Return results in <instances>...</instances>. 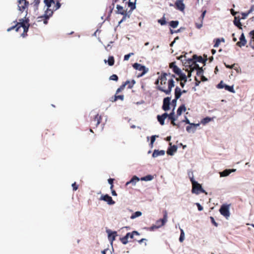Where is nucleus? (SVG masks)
Wrapping results in <instances>:
<instances>
[{
  "label": "nucleus",
  "instance_id": "f257e3e1",
  "mask_svg": "<svg viewBox=\"0 0 254 254\" xmlns=\"http://www.w3.org/2000/svg\"><path fill=\"white\" fill-rule=\"evenodd\" d=\"M175 77V75L174 74L162 73L155 82V84L159 85L157 86V89L167 95H169L171 92L172 88L175 86V82L173 78Z\"/></svg>",
  "mask_w": 254,
  "mask_h": 254
},
{
  "label": "nucleus",
  "instance_id": "f03ea898",
  "mask_svg": "<svg viewBox=\"0 0 254 254\" xmlns=\"http://www.w3.org/2000/svg\"><path fill=\"white\" fill-rule=\"evenodd\" d=\"M19 21L20 22H17L15 25L8 28L7 31L9 32L13 29H15L16 31H18L21 28H22L23 29V32L22 33L21 36L24 37L28 30L29 24H25L23 19H20Z\"/></svg>",
  "mask_w": 254,
  "mask_h": 254
},
{
  "label": "nucleus",
  "instance_id": "7ed1b4c3",
  "mask_svg": "<svg viewBox=\"0 0 254 254\" xmlns=\"http://www.w3.org/2000/svg\"><path fill=\"white\" fill-rule=\"evenodd\" d=\"M117 10V13L123 15L122 19L119 21V25L125 21L127 18L130 17V13H128L127 10H125L124 7L120 5L117 4L116 7Z\"/></svg>",
  "mask_w": 254,
  "mask_h": 254
},
{
  "label": "nucleus",
  "instance_id": "20e7f679",
  "mask_svg": "<svg viewBox=\"0 0 254 254\" xmlns=\"http://www.w3.org/2000/svg\"><path fill=\"white\" fill-rule=\"evenodd\" d=\"M190 181L192 185V188L191 190L192 193L198 194L200 192L204 191V190L202 189L201 186L197 182L194 181L193 178H191Z\"/></svg>",
  "mask_w": 254,
  "mask_h": 254
},
{
  "label": "nucleus",
  "instance_id": "39448f33",
  "mask_svg": "<svg viewBox=\"0 0 254 254\" xmlns=\"http://www.w3.org/2000/svg\"><path fill=\"white\" fill-rule=\"evenodd\" d=\"M61 0H44V2L48 7H50L52 3H53V9L57 10L60 8L61 6L60 3Z\"/></svg>",
  "mask_w": 254,
  "mask_h": 254
},
{
  "label": "nucleus",
  "instance_id": "423d86ee",
  "mask_svg": "<svg viewBox=\"0 0 254 254\" xmlns=\"http://www.w3.org/2000/svg\"><path fill=\"white\" fill-rule=\"evenodd\" d=\"M50 7H47V9L45 11V14L43 16H41L38 17V18H43V21L45 24H47L48 23V20L49 19L50 17L52 15L53 11L56 10L53 9V7L52 9H50Z\"/></svg>",
  "mask_w": 254,
  "mask_h": 254
},
{
  "label": "nucleus",
  "instance_id": "0eeeda50",
  "mask_svg": "<svg viewBox=\"0 0 254 254\" xmlns=\"http://www.w3.org/2000/svg\"><path fill=\"white\" fill-rule=\"evenodd\" d=\"M230 206V204H223L221 205L219 209V211L221 214L227 219L229 217L230 215L229 211Z\"/></svg>",
  "mask_w": 254,
  "mask_h": 254
},
{
  "label": "nucleus",
  "instance_id": "6e6552de",
  "mask_svg": "<svg viewBox=\"0 0 254 254\" xmlns=\"http://www.w3.org/2000/svg\"><path fill=\"white\" fill-rule=\"evenodd\" d=\"M132 66L134 69L142 71L141 73L138 76V77L143 75L148 70V68H146L145 66L138 63H134Z\"/></svg>",
  "mask_w": 254,
  "mask_h": 254
},
{
  "label": "nucleus",
  "instance_id": "1a4fd4ad",
  "mask_svg": "<svg viewBox=\"0 0 254 254\" xmlns=\"http://www.w3.org/2000/svg\"><path fill=\"white\" fill-rule=\"evenodd\" d=\"M28 2L26 0H18V9L21 12H23L28 6Z\"/></svg>",
  "mask_w": 254,
  "mask_h": 254
},
{
  "label": "nucleus",
  "instance_id": "9d476101",
  "mask_svg": "<svg viewBox=\"0 0 254 254\" xmlns=\"http://www.w3.org/2000/svg\"><path fill=\"white\" fill-rule=\"evenodd\" d=\"M175 6L177 9L184 11L185 5L183 2V0H177L175 3Z\"/></svg>",
  "mask_w": 254,
  "mask_h": 254
},
{
  "label": "nucleus",
  "instance_id": "9b49d317",
  "mask_svg": "<svg viewBox=\"0 0 254 254\" xmlns=\"http://www.w3.org/2000/svg\"><path fill=\"white\" fill-rule=\"evenodd\" d=\"M171 98L167 97L163 99V103L162 106V109L163 110L167 111L170 109Z\"/></svg>",
  "mask_w": 254,
  "mask_h": 254
},
{
  "label": "nucleus",
  "instance_id": "f8f14e48",
  "mask_svg": "<svg viewBox=\"0 0 254 254\" xmlns=\"http://www.w3.org/2000/svg\"><path fill=\"white\" fill-rule=\"evenodd\" d=\"M102 120L101 116L97 114L94 118L91 121V124L95 127H97L100 124Z\"/></svg>",
  "mask_w": 254,
  "mask_h": 254
},
{
  "label": "nucleus",
  "instance_id": "ddd939ff",
  "mask_svg": "<svg viewBox=\"0 0 254 254\" xmlns=\"http://www.w3.org/2000/svg\"><path fill=\"white\" fill-rule=\"evenodd\" d=\"M100 199L107 202L109 205H113L115 203V202L113 200L112 197L109 196L108 194L102 195Z\"/></svg>",
  "mask_w": 254,
  "mask_h": 254
},
{
  "label": "nucleus",
  "instance_id": "4468645a",
  "mask_svg": "<svg viewBox=\"0 0 254 254\" xmlns=\"http://www.w3.org/2000/svg\"><path fill=\"white\" fill-rule=\"evenodd\" d=\"M188 64H190V67L191 71L194 70H197L198 68H200L198 64H196L193 60L189 59Z\"/></svg>",
  "mask_w": 254,
  "mask_h": 254
},
{
  "label": "nucleus",
  "instance_id": "2eb2a0df",
  "mask_svg": "<svg viewBox=\"0 0 254 254\" xmlns=\"http://www.w3.org/2000/svg\"><path fill=\"white\" fill-rule=\"evenodd\" d=\"M164 216L162 219H160L157 221L156 223L158 225V227L163 226L167 222V212L166 210L164 211Z\"/></svg>",
  "mask_w": 254,
  "mask_h": 254
},
{
  "label": "nucleus",
  "instance_id": "dca6fc26",
  "mask_svg": "<svg viewBox=\"0 0 254 254\" xmlns=\"http://www.w3.org/2000/svg\"><path fill=\"white\" fill-rule=\"evenodd\" d=\"M169 67L172 69L173 72L176 74L180 73L181 70L176 65V62H172L170 64Z\"/></svg>",
  "mask_w": 254,
  "mask_h": 254
},
{
  "label": "nucleus",
  "instance_id": "f3484780",
  "mask_svg": "<svg viewBox=\"0 0 254 254\" xmlns=\"http://www.w3.org/2000/svg\"><path fill=\"white\" fill-rule=\"evenodd\" d=\"M247 43L244 34L242 33L240 37V41L237 43V45L240 47L244 46Z\"/></svg>",
  "mask_w": 254,
  "mask_h": 254
},
{
  "label": "nucleus",
  "instance_id": "a211bd4d",
  "mask_svg": "<svg viewBox=\"0 0 254 254\" xmlns=\"http://www.w3.org/2000/svg\"><path fill=\"white\" fill-rule=\"evenodd\" d=\"M168 114L165 113L162 115H158L157 117L158 121L159 122L160 125L162 126L164 125V121L166 118H167Z\"/></svg>",
  "mask_w": 254,
  "mask_h": 254
},
{
  "label": "nucleus",
  "instance_id": "6ab92c4d",
  "mask_svg": "<svg viewBox=\"0 0 254 254\" xmlns=\"http://www.w3.org/2000/svg\"><path fill=\"white\" fill-rule=\"evenodd\" d=\"M108 233V239L110 241L113 242L115 240L116 236H117V233L116 231L111 232L110 230L107 231Z\"/></svg>",
  "mask_w": 254,
  "mask_h": 254
},
{
  "label": "nucleus",
  "instance_id": "aec40b11",
  "mask_svg": "<svg viewBox=\"0 0 254 254\" xmlns=\"http://www.w3.org/2000/svg\"><path fill=\"white\" fill-rule=\"evenodd\" d=\"M136 0H129L127 2L128 6L130 8V9L128 11V13L131 14L132 11L135 8V2Z\"/></svg>",
  "mask_w": 254,
  "mask_h": 254
},
{
  "label": "nucleus",
  "instance_id": "412c9836",
  "mask_svg": "<svg viewBox=\"0 0 254 254\" xmlns=\"http://www.w3.org/2000/svg\"><path fill=\"white\" fill-rule=\"evenodd\" d=\"M236 171V169H226L220 173V177H226L229 174H230L232 172H234Z\"/></svg>",
  "mask_w": 254,
  "mask_h": 254
},
{
  "label": "nucleus",
  "instance_id": "4be33fe9",
  "mask_svg": "<svg viewBox=\"0 0 254 254\" xmlns=\"http://www.w3.org/2000/svg\"><path fill=\"white\" fill-rule=\"evenodd\" d=\"M241 18L239 16H235L234 20V24L235 26L238 27L239 29H242V24L240 22Z\"/></svg>",
  "mask_w": 254,
  "mask_h": 254
},
{
  "label": "nucleus",
  "instance_id": "5701e85b",
  "mask_svg": "<svg viewBox=\"0 0 254 254\" xmlns=\"http://www.w3.org/2000/svg\"><path fill=\"white\" fill-rule=\"evenodd\" d=\"M197 126H198V124H190L186 127V130L188 132H194Z\"/></svg>",
  "mask_w": 254,
  "mask_h": 254
},
{
  "label": "nucleus",
  "instance_id": "b1692460",
  "mask_svg": "<svg viewBox=\"0 0 254 254\" xmlns=\"http://www.w3.org/2000/svg\"><path fill=\"white\" fill-rule=\"evenodd\" d=\"M177 150V146L175 145L171 146L169 147L167 151V153L170 155H173L175 152H176Z\"/></svg>",
  "mask_w": 254,
  "mask_h": 254
},
{
  "label": "nucleus",
  "instance_id": "393cba45",
  "mask_svg": "<svg viewBox=\"0 0 254 254\" xmlns=\"http://www.w3.org/2000/svg\"><path fill=\"white\" fill-rule=\"evenodd\" d=\"M192 59L191 60H193L195 62H199L204 63L206 61V59L204 60L201 56H197L196 55H194L192 57Z\"/></svg>",
  "mask_w": 254,
  "mask_h": 254
},
{
  "label": "nucleus",
  "instance_id": "a878e982",
  "mask_svg": "<svg viewBox=\"0 0 254 254\" xmlns=\"http://www.w3.org/2000/svg\"><path fill=\"white\" fill-rule=\"evenodd\" d=\"M164 154V150H154L152 154V157L154 158H156L159 156H163Z\"/></svg>",
  "mask_w": 254,
  "mask_h": 254
},
{
  "label": "nucleus",
  "instance_id": "bb28decb",
  "mask_svg": "<svg viewBox=\"0 0 254 254\" xmlns=\"http://www.w3.org/2000/svg\"><path fill=\"white\" fill-rule=\"evenodd\" d=\"M181 95H182L181 89L178 86H177L175 89V97L176 98V99H179L180 98Z\"/></svg>",
  "mask_w": 254,
  "mask_h": 254
},
{
  "label": "nucleus",
  "instance_id": "cd10ccee",
  "mask_svg": "<svg viewBox=\"0 0 254 254\" xmlns=\"http://www.w3.org/2000/svg\"><path fill=\"white\" fill-rule=\"evenodd\" d=\"M139 179L137 176H134L131 178V179L129 181L127 182L126 185L127 186L129 184H132V185H135L136 182L139 181Z\"/></svg>",
  "mask_w": 254,
  "mask_h": 254
},
{
  "label": "nucleus",
  "instance_id": "c85d7f7f",
  "mask_svg": "<svg viewBox=\"0 0 254 254\" xmlns=\"http://www.w3.org/2000/svg\"><path fill=\"white\" fill-rule=\"evenodd\" d=\"M186 110V108L185 105L183 104V105H181L179 107V108L178 109L177 111V116H181L182 113V112H185Z\"/></svg>",
  "mask_w": 254,
  "mask_h": 254
},
{
  "label": "nucleus",
  "instance_id": "c756f323",
  "mask_svg": "<svg viewBox=\"0 0 254 254\" xmlns=\"http://www.w3.org/2000/svg\"><path fill=\"white\" fill-rule=\"evenodd\" d=\"M125 83V85H127V88L128 89H131L133 87V85L135 83V81L134 79L131 80V81L127 80Z\"/></svg>",
  "mask_w": 254,
  "mask_h": 254
},
{
  "label": "nucleus",
  "instance_id": "7c9ffc66",
  "mask_svg": "<svg viewBox=\"0 0 254 254\" xmlns=\"http://www.w3.org/2000/svg\"><path fill=\"white\" fill-rule=\"evenodd\" d=\"M124 99V96L123 95H117V94H116L114 97L111 98V101L112 102H115L118 99L123 101Z\"/></svg>",
  "mask_w": 254,
  "mask_h": 254
},
{
  "label": "nucleus",
  "instance_id": "2f4dec72",
  "mask_svg": "<svg viewBox=\"0 0 254 254\" xmlns=\"http://www.w3.org/2000/svg\"><path fill=\"white\" fill-rule=\"evenodd\" d=\"M157 22L161 25H166L167 22L166 21V18L165 17V14H164L163 17L157 20Z\"/></svg>",
  "mask_w": 254,
  "mask_h": 254
},
{
  "label": "nucleus",
  "instance_id": "473e14b6",
  "mask_svg": "<svg viewBox=\"0 0 254 254\" xmlns=\"http://www.w3.org/2000/svg\"><path fill=\"white\" fill-rule=\"evenodd\" d=\"M108 62V64L110 66H112L114 64L115 60L113 56H110L109 57L108 60L107 61L106 60H104V62L106 63Z\"/></svg>",
  "mask_w": 254,
  "mask_h": 254
},
{
  "label": "nucleus",
  "instance_id": "72a5a7b5",
  "mask_svg": "<svg viewBox=\"0 0 254 254\" xmlns=\"http://www.w3.org/2000/svg\"><path fill=\"white\" fill-rule=\"evenodd\" d=\"M128 238H129V234H127L126 235V236H125L123 238H121L120 240L123 244L126 245L128 242Z\"/></svg>",
  "mask_w": 254,
  "mask_h": 254
},
{
  "label": "nucleus",
  "instance_id": "f704fd0d",
  "mask_svg": "<svg viewBox=\"0 0 254 254\" xmlns=\"http://www.w3.org/2000/svg\"><path fill=\"white\" fill-rule=\"evenodd\" d=\"M180 76V79L182 81L187 82V76L186 75L182 72V71L180 72V73L177 74Z\"/></svg>",
  "mask_w": 254,
  "mask_h": 254
},
{
  "label": "nucleus",
  "instance_id": "c9c22d12",
  "mask_svg": "<svg viewBox=\"0 0 254 254\" xmlns=\"http://www.w3.org/2000/svg\"><path fill=\"white\" fill-rule=\"evenodd\" d=\"M250 35L252 36V40L250 43V45L254 49V30L250 32Z\"/></svg>",
  "mask_w": 254,
  "mask_h": 254
},
{
  "label": "nucleus",
  "instance_id": "e433bc0d",
  "mask_svg": "<svg viewBox=\"0 0 254 254\" xmlns=\"http://www.w3.org/2000/svg\"><path fill=\"white\" fill-rule=\"evenodd\" d=\"M153 179V176L151 175H148L141 178V181H149Z\"/></svg>",
  "mask_w": 254,
  "mask_h": 254
},
{
  "label": "nucleus",
  "instance_id": "4c0bfd02",
  "mask_svg": "<svg viewBox=\"0 0 254 254\" xmlns=\"http://www.w3.org/2000/svg\"><path fill=\"white\" fill-rule=\"evenodd\" d=\"M127 234H129V238L131 239H133L134 236H139L140 234L139 233L136 231H133L131 233H127Z\"/></svg>",
  "mask_w": 254,
  "mask_h": 254
},
{
  "label": "nucleus",
  "instance_id": "58836bf2",
  "mask_svg": "<svg viewBox=\"0 0 254 254\" xmlns=\"http://www.w3.org/2000/svg\"><path fill=\"white\" fill-rule=\"evenodd\" d=\"M169 25L171 27L175 28L178 26L179 21L177 20L171 21V22H169Z\"/></svg>",
  "mask_w": 254,
  "mask_h": 254
},
{
  "label": "nucleus",
  "instance_id": "ea45409f",
  "mask_svg": "<svg viewBox=\"0 0 254 254\" xmlns=\"http://www.w3.org/2000/svg\"><path fill=\"white\" fill-rule=\"evenodd\" d=\"M142 214V213L140 211H136L135 213H133L130 216V218L133 219L137 217L140 216Z\"/></svg>",
  "mask_w": 254,
  "mask_h": 254
},
{
  "label": "nucleus",
  "instance_id": "a19ab883",
  "mask_svg": "<svg viewBox=\"0 0 254 254\" xmlns=\"http://www.w3.org/2000/svg\"><path fill=\"white\" fill-rule=\"evenodd\" d=\"M221 41L224 42V39L222 38ZM220 42H221V40H220V39L217 38V39H215V43L214 45V47H215V48L218 47L219 46V45H220Z\"/></svg>",
  "mask_w": 254,
  "mask_h": 254
},
{
  "label": "nucleus",
  "instance_id": "79ce46f5",
  "mask_svg": "<svg viewBox=\"0 0 254 254\" xmlns=\"http://www.w3.org/2000/svg\"><path fill=\"white\" fill-rule=\"evenodd\" d=\"M224 88L225 89V90H228L232 93L235 92V90L234 89L233 86H230L227 85H225L224 86Z\"/></svg>",
  "mask_w": 254,
  "mask_h": 254
},
{
  "label": "nucleus",
  "instance_id": "37998d69",
  "mask_svg": "<svg viewBox=\"0 0 254 254\" xmlns=\"http://www.w3.org/2000/svg\"><path fill=\"white\" fill-rule=\"evenodd\" d=\"M184 239H185V233H184V231L182 229H181V234H180V236L179 238L180 242H183V241L184 240Z\"/></svg>",
  "mask_w": 254,
  "mask_h": 254
},
{
  "label": "nucleus",
  "instance_id": "c03bdc74",
  "mask_svg": "<svg viewBox=\"0 0 254 254\" xmlns=\"http://www.w3.org/2000/svg\"><path fill=\"white\" fill-rule=\"evenodd\" d=\"M167 117L171 120H176V119L175 118V113L173 111L170 114H168Z\"/></svg>",
  "mask_w": 254,
  "mask_h": 254
},
{
  "label": "nucleus",
  "instance_id": "a18cd8bd",
  "mask_svg": "<svg viewBox=\"0 0 254 254\" xmlns=\"http://www.w3.org/2000/svg\"><path fill=\"white\" fill-rule=\"evenodd\" d=\"M125 83H124L122 85L120 86V87L118 88V89L116 91V94H118L121 91H123L125 88Z\"/></svg>",
  "mask_w": 254,
  "mask_h": 254
},
{
  "label": "nucleus",
  "instance_id": "49530a36",
  "mask_svg": "<svg viewBox=\"0 0 254 254\" xmlns=\"http://www.w3.org/2000/svg\"><path fill=\"white\" fill-rule=\"evenodd\" d=\"M119 0H113L112 5L110 6V12H112V10L114 7L115 3L117 2ZM127 0H123V1H126Z\"/></svg>",
  "mask_w": 254,
  "mask_h": 254
},
{
  "label": "nucleus",
  "instance_id": "de8ad7c7",
  "mask_svg": "<svg viewBox=\"0 0 254 254\" xmlns=\"http://www.w3.org/2000/svg\"><path fill=\"white\" fill-rule=\"evenodd\" d=\"M197 72H196V74L198 75V76H201L202 75H203V70L202 69V67H201L200 68H198V69L196 70Z\"/></svg>",
  "mask_w": 254,
  "mask_h": 254
},
{
  "label": "nucleus",
  "instance_id": "09e8293b",
  "mask_svg": "<svg viewBox=\"0 0 254 254\" xmlns=\"http://www.w3.org/2000/svg\"><path fill=\"white\" fill-rule=\"evenodd\" d=\"M110 79L117 81L118 80V76L116 74H113L110 77Z\"/></svg>",
  "mask_w": 254,
  "mask_h": 254
},
{
  "label": "nucleus",
  "instance_id": "8fccbe9b",
  "mask_svg": "<svg viewBox=\"0 0 254 254\" xmlns=\"http://www.w3.org/2000/svg\"><path fill=\"white\" fill-rule=\"evenodd\" d=\"M250 14L249 12H243L242 13V16L240 17L241 19H245L247 18V17L248 16V15Z\"/></svg>",
  "mask_w": 254,
  "mask_h": 254
},
{
  "label": "nucleus",
  "instance_id": "3c124183",
  "mask_svg": "<svg viewBox=\"0 0 254 254\" xmlns=\"http://www.w3.org/2000/svg\"><path fill=\"white\" fill-rule=\"evenodd\" d=\"M226 84H225L223 81H221L217 85V87L219 89H222L224 88V86Z\"/></svg>",
  "mask_w": 254,
  "mask_h": 254
},
{
  "label": "nucleus",
  "instance_id": "603ef678",
  "mask_svg": "<svg viewBox=\"0 0 254 254\" xmlns=\"http://www.w3.org/2000/svg\"><path fill=\"white\" fill-rule=\"evenodd\" d=\"M114 180V179H112V178H110L108 180V183L111 185V187H110V189L111 190H112L113 189V187H114V185H113Z\"/></svg>",
  "mask_w": 254,
  "mask_h": 254
},
{
  "label": "nucleus",
  "instance_id": "864d4df0",
  "mask_svg": "<svg viewBox=\"0 0 254 254\" xmlns=\"http://www.w3.org/2000/svg\"><path fill=\"white\" fill-rule=\"evenodd\" d=\"M133 55V53H129L128 54H127V55H126L125 56H124V61H127L128 60L129 57L131 56V55Z\"/></svg>",
  "mask_w": 254,
  "mask_h": 254
},
{
  "label": "nucleus",
  "instance_id": "5fc2aeb1",
  "mask_svg": "<svg viewBox=\"0 0 254 254\" xmlns=\"http://www.w3.org/2000/svg\"><path fill=\"white\" fill-rule=\"evenodd\" d=\"M211 121V119L209 117H206L203 119L202 121V123L203 124H206L208 122H209Z\"/></svg>",
  "mask_w": 254,
  "mask_h": 254
},
{
  "label": "nucleus",
  "instance_id": "6e6d98bb",
  "mask_svg": "<svg viewBox=\"0 0 254 254\" xmlns=\"http://www.w3.org/2000/svg\"><path fill=\"white\" fill-rule=\"evenodd\" d=\"M41 0H34V6L37 8L39 6V4Z\"/></svg>",
  "mask_w": 254,
  "mask_h": 254
},
{
  "label": "nucleus",
  "instance_id": "4d7b16f0",
  "mask_svg": "<svg viewBox=\"0 0 254 254\" xmlns=\"http://www.w3.org/2000/svg\"><path fill=\"white\" fill-rule=\"evenodd\" d=\"M210 220H211V223H212V224H213L215 226L217 227V226H218V224H217V223H216V222H215L214 218L213 217L211 216V217H210Z\"/></svg>",
  "mask_w": 254,
  "mask_h": 254
},
{
  "label": "nucleus",
  "instance_id": "13d9d810",
  "mask_svg": "<svg viewBox=\"0 0 254 254\" xmlns=\"http://www.w3.org/2000/svg\"><path fill=\"white\" fill-rule=\"evenodd\" d=\"M156 135H152L151 137V140H150V145L151 146L153 145L155 140Z\"/></svg>",
  "mask_w": 254,
  "mask_h": 254
},
{
  "label": "nucleus",
  "instance_id": "bf43d9fd",
  "mask_svg": "<svg viewBox=\"0 0 254 254\" xmlns=\"http://www.w3.org/2000/svg\"><path fill=\"white\" fill-rule=\"evenodd\" d=\"M196 205L197 207V209L199 211H202L203 209V207L199 203H196Z\"/></svg>",
  "mask_w": 254,
  "mask_h": 254
},
{
  "label": "nucleus",
  "instance_id": "052dcab7",
  "mask_svg": "<svg viewBox=\"0 0 254 254\" xmlns=\"http://www.w3.org/2000/svg\"><path fill=\"white\" fill-rule=\"evenodd\" d=\"M73 190H76L78 189V186L76 184V183H74L72 184Z\"/></svg>",
  "mask_w": 254,
  "mask_h": 254
},
{
  "label": "nucleus",
  "instance_id": "680f3d73",
  "mask_svg": "<svg viewBox=\"0 0 254 254\" xmlns=\"http://www.w3.org/2000/svg\"><path fill=\"white\" fill-rule=\"evenodd\" d=\"M225 65L227 68L231 69L234 67V66H235V64H233L232 65H228V64H225Z\"/></svg>",
  "mask_w": 254,
  "mask_h": 254
},
{
  "label": "nucleus",
  "instance_id": "e2e57ef3",
  "mask_svg": "<svg viewBox=\"0 0 254 254\" xmlns=\"http://www.w3.org/2000/svg\"><path fill=\"white\" fill-rule=\"evenodd\" d=\"M201 80L202 81H206L207 80V78H206L204 76L202 75L201 76Z\"/></svg>",
  "mask_w": 254,
  "mask_h": 254
},
{
  "label": "nucleus",
  "instance_id": "0e129e2a",
  "mask_svg": "<svg viewBox=\"0 0 254 254\" xmlns=\"http://www.w3.org/2000/svg\"><path fill=\"white\" fill-rule=\"evenodd\" d=\"M175 120H172L171 121V124L174 126H177L178 127H179V126L178 125H177L175 122Z\"/></svg>",
  "mask_w": 254,
  "mask_h": 254
},
{
  "label": "nucleus",
  "instance_id": "69168bd1",
  "mask_svg": "<svg viewBox=\"0 0 254 254\" xmlns=\"http://www.w3.org/2000/svg\"><path fill=\"white\" fill-rule=\"evenodd\" d=\"M147 241V240H146V239H144V238H143V239H141V240H138V242L139 244H141L142 243H143V242H145V241Z\"/></svg>",
  "mask_w": 254,
  "mask_h": 254
},
{
  "label": "nucleus",
  "instance_id": "338daca9",
  "mask_svg": "<svg viewBox=\"0 0 254 254\" xmlns=\"http://www.w3.org/2000/svg\"><path fill=\"white\" fill-rule=\"evenodd\" d=\"M195 80L196 81L195 86H198L199 84V83H200V81L198 80L196 78V77L195 78Z\"/></svg>",
  "mask_w": 254,
  "mask_h": 254
},
{
  "label": "nucleus",
  "instance_id": "774afa93",
  "mask_svg": "<svg viewBox=\"0 0 254 254\" xmlns=\"http://www.w3.org/2000/svg\"><path fill=\"white\" fill-rule=\"evenodd\" d=\"M254 10V5H252L250 9L248 11L249 13H251Z\"/></svg>",
  "mask_w": 254,
  "mask_h": 254
}]
</instances>
